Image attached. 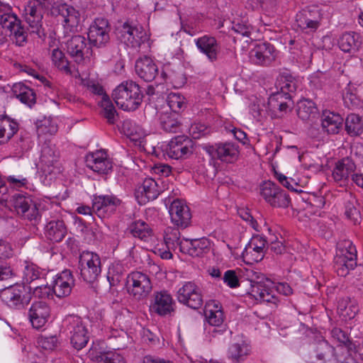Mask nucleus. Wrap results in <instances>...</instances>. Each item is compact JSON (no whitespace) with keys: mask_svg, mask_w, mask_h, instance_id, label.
I'll use <instances>...</instances> for the list:
<instances>
[{"mask_svg":"<svg viewBox=\"0 0 363 363\" xmlns=\"http://www.w3.org/2000/svg\"><path fill=\"white\" fill-rule=\"evenodd\" d=\"M357 166L353 159L346 157L338 160L333 169L332 177L340 186L347 184L350 177L356 171Z\"/></svg>","mask_w":363,"mask_h":363,"instance_id":"aec40b11","label":"nucleus"},{"mask_svg":"<svg viewBox=\"0 0 363 363\" xmlns=\"http://www.w3.org/2000/svg\"><path fill=\"white\" fill-rule=\"evenodd\" d=\"M18 130V124L15 121L0 116V145L7 143Z\"/></svg>","mask_w":363,"mask_h":363,"instance_id":"c9c22d12","label":"nucleus"},{"mask_svg":"<svg viewBox=\"0 0 363 363\" xmlns=\"http://www.w3.org/2000/svg\"><path fill=\"white\" fill-rule=\"evenodd\" d=\"M343 101L345 106L350 109L362 108L361 99L355 91L347 90L343 94Z\"/></svg>","mask_w":363,"mask_h":363,"instance_id":"bf43d9fd","label":"nucleus"},{"mask_svg":"<svg viewBox=\"0 0 363 363\" xmlns=\"http://www.w3.org/2000/svg\"><path fill=\"white\" fill-rule=\"evenodd\" d=\"M51 60L58 70L67 75L72 74L69 62L62 50L58 48L53 49L51 52Z\"/></svg>","mask_w":363,"mask_h":363,"instance_id":"49530a36","label":"nucleus"},{"mask_svg":"<svg viewBox=\"0 0 363 363\" xmlns=\"http://www.w3.org/2000/svg\"><path fill=\"white\" fill-rule=\"evenodd\" d=\"M362 44V36L355 32L345 33L338 40L340 48L345 52H354L359 50Z\"/></svg>","mask_w":363,"mask_h":363,"instance_id":"72a5a7b5","label":"nucleus"},{"mask_svg":"<svg viewBox=\"0 0 363 363\" xmlns=\"http://www.w3.org/2000/svg\"><path fill=\"white\" fill-rule=\"evenodd\" d=\"M233 29L235 32L242 36L249 37L251 34L252 28L245 21V17L242 20L234 19L233 21Z\"/></svg>","mask_w":363,"mask_h":363,"instance_id":"680f3d73","label":"nucleus"},{"mask_svg":"<svg viewBox=\"0 0 363 363\" xmlns=\"http://www.w3.org/2000/svg\"><path fill=\"white\" fill-rule=\"evenodd\" d=\"M194 43L199 51L206 55L208 61L214 62L218 60L220 45L215 37L204 35L194 39Z\"/></svg>","mask_w":363,"mask_h":363,"instance_id":"5701e85b","label":"nucleus"},{"mask_svg":"<svg viewBox=\"0 0 363 363\" xmlns=\"http://www.w3.org/2000/svg\"><path fill=\"white\" fill-rule=\"evenodd\" d=\"M208 152L222 162L232 163L238 158L239 147L233 143H217L211 146Z\"/></svg>","mask_w":363,"mask_h":363,"instance_id":"bb28decb","label":"nucleus"},{"mask_svg":"<svg viewBox=\"0 0 363 363\" xmlns=\"http://www.w3.org/2000/svg\"><path fill=\"white\" fill-rule=\"evenodd\" d=\"M175 302L167 291L154 293L150 305V311L160 316L170 315L174 311Z\"/></svg>","mask_w":363,"mask_h":363,"instance_id":"4468645a","label":"nucleus"},{"mask_svg":"<svg viewBox=\"0 0 363 363\" xmlns=\"http://www.w3.org/2000/svg\"><path fill=\"white\" fill-rule=\"evenodd\" d=\"M345 130L351 136L359 135L363 133V121L354 113L349 114L345 119Z\"/></svg>","mask_w":363,"mask_h":363,"instance_id":"de8ad7c7","label":"nucleus"},{"mask_svg":"<svg viewBox=\"0 0 363 363\" xmlns=\"http://www.w3.org/2000/svg\"><path fill=\"white\" fill-rule=\"evenodd\" d=\"M0 24L3 28L11 33L13 29L21 24V21L15 14L5 12L0 17Z\"/></svg>","mask_w":363,"mask_h":363,"instance_id":"4d7b16f0","label":"nucleus"},{"mask_svg":"<svg viewBox=\"0 0 363 363\" xmlns=\"http://www.w3.org/2000/svg\"><path fill=\"white\" fill-rule=\"evenodd\" d=\"M112 96L118 108L130 111L139 107L143 95L138 84L133 81H125L116 87Z\"/></svg>","mask_w":363,"mask_h":363,"instance_id":"f257e3e1","label":"nucleus"},{"mask_svg":"<svg viewBox=\"0 0 363 363\" xmlns=\"http://www.w3.org/2000/svg\"><path fill=\"white\" fill-rule=\"evenodd\" d=\"M357 250L352 242L344 240L337 245L334 267L339 276L345 277L357 266Z\"/></svg>","mask_w":363,"mask_h":363,"instance_id":"f03ea898","label":"nucleus"},{"mask_svg":"<svg viewBox=\"0 0 363 363\" xmlns=\"http://www.w3.org/2000/svg\"><path fill=\"white\" fill-rule=\"evenodd\" d=\"M75 280L70 270L65 269L57 274L52 283V293L59 298L68 296L74 286Z\"/></svg>","mask_w":363,"mask_h":363,"instance_id":"393cba45","label":"nucleus"},{"mask_svg":"<svg viewBox=\"0 0 363 363\" xmlns=\"http://www.w3.org/2000/svg\"><path fill=\"white\" fill-rule=\"evenodd\" d=\"M12 205L17 214L25 219L36 220L40 216L36 204L30 197L15 194L13 196Z\"/></svg>","mask_w":363,"mask_h":363,"instance_id":"dca6fc26","label":"nucleus"},{"mask_svg":"<svg viewBox=\"0 0 363 363\" xmlns=\"http://www.w3.org/2000/svg\"><path fill=\"white\" fill-rule=\"evenodd\" d=\"M40 169L45 176H56L61 172L59 152L54 145L45 142L41 147Z\"/></svg>","mask_w":363,"mask_h":363,"instance_id":"6e6552de","label":"nucleus"},{"mask_svg":"<svg viewBox=\"0 0 363 363\" xmlns=\"http://www.w3.org/2000/svg\"><path fill=\"white\" fill-rule=\"evenodd\" d=\"M137 74L145 82L152 81L157 74L158 69L152 59L145 57L135 62Z\"/></svg>","mask_w":363,"mask_h":363,"instance_id":"7c9ffc66","label":"nucleus"},{"mask_svg":"<svg viewBox=\"0 0 363 363\" xmlns=\"http://www.w3.org/2000/svg\"><path fill=\"white\" fill-rule=\"evenodd\" d=\"M334 349L330 346L327 341H320L316 347L315 356L316 358L320 361H323L326 357L333 356Z\"/></svg>","mask_w":363,"mask_h":363,"instance_id":"052dcab7","label":"nucleus"},{"mask_svg":"<svg viewBox=\"0 0 363 363\" xmlns=\"http://www.w3.org/2000/svg\"><path fill=\"white\" fill-rule=\"evenodd\" d=\"M130 233L135 238L147 240L152 235L149 225L143 220L133 222L129 227Z\"/></svg>","mask_w":363,"mask_h":363,"instance_id":"8fccbe9b","label":"nucleus"},{"mask_svg":"<svg viewBox=\"0 0 363 363\" xmlns=\"http://www.w3.org/2000/svg\"><path fill=\"white\" fill-rule=\"evenodd\" d=\"M177 116L175 113H161L159 116V121L162 128L166 132L169 133L179 131L181 123L179 122Z\"/></svg>","mask_w":363,"mask_h":363,"instance_id":"37998d69","label":"nucleus"},{"mask_svg":"<svg viewBox=\"0 0 363 363\" xmlns=\"http://www.w3.org/2000/svg\"><path fill=\"white\" fill-rule=\"evenodd\" d=\"M296 24L298 28L306 33L313 32L319 27L318 18L313 16L312 12L307 10L300 11L296 14Z\"/></svg>","mask_w":363,"mask_h":363,"instance_id":"f704fd0d","label":"nucleus"},{"mask_svg":"<svg viewBox=\"0 0 363 363\" xmlns=\"http://www.w3.org/2000/svg\"><path fill=\"white\" fill-rule=\"evenodd\" d=\"M99 104L102 108L104 116L108 120L109 123H113L116 111L108 96L104 95Z\"/></svg>","mask_w":363,"mask_h":363,"instance_id":"6e6d98bb","label":"nucleus"},{"mask_svg":"<svg viewBox=\"0 0 363 363\" xmlns=\"http://www.w3.org/2000/svg\"><path fill=\"white\" fill-rule=\"evenodd\" d=\"M269 284L272 283L269 281L266 283L251 281L250 294L257 301L277 304L279 302L278 297L274 291L270 288Z\"/></svg>","mask_w":363,"mask_h":363,"instance_id":"c85d7f7f","label":"nucleus"},{"mask_svg":"<svg viewBox=\"0 0 363 363\" xmlns=\"http://www.w3.org/2000/svg\"><path fill=\"white\" fill-rule=\"evenodd\" d=\"M23 273V281L27 284L40 279L43 275V271L36 264L28 262H24Z\"/></svg>","mask_w":363,"mask_h":363,"instance_id":"603ef678","label":"nucleus"},{"mask_svg":"<svg viewBox=\"0 0 363 363\" xmlns=\"http://www.w3.org/2000/svg\"><path fill=\"white\" fill-rule=\"evenodd\" d=\"M337 311L342 320L347 321L353 319L359 311V306L354 300L342 298L338 301Z\"/></svg>","mask_w":363,"mask_h":363,"instance_id":"e433bc0d","label":"nucleus"},{"mask_svg":"<svg viewBox=\"0 0 363 363\" xmlns=\"http://www.w3.org/2000/svg\"><path fill=\"white\" fill-rule=\"evenodd\" d=\"M50 308L44 301L33 302L28 310V318L35 329L43 328L50 318Z\"/></svg>","mask_w":363,"mask_h":363,"instance_id":"412c9836","label":"nucleus"},{"mask_svg":"<svg viewBox=\"0 0 363 363\" xmlns=\"http://www.w3.org/2000/svg\"><path fill=\"white\" fill-rule=\"evenodd\" d=\"M210 245V240L206 238L184 239L180 246V252L191 257H200L208 252Z\"/></svg>","mask_w":363,"mask_h":363,"instance_id":"c756f323","label":"nucleus"},{"mask_svg":"<svg viewBox=\"0 0 363 363\" xmlns=\"http://www.w3.org/2000/svg\"><path fill=\"white\" fill-rule=\"evenodd\" d=\"M260 194L267 203L274 208H287L290 203L289 196L286 191L270 181L261 185Z\"/></svg>","mask_w":363,"mask_h":363,"instance_id":"1a4fd4ad","label":"nucleus"},{"mask_svg":"<svg viewBox=\"0 0 363 363\" xmlns=\"http://www.w3.org/2000/svg\"><path fill=\"white\" fill-rule=\"evenodd\" d=\"M267 241L261 235H255L249 241L242 252V257L249 262L261 261L264 256Z\"/></svg>","mask_w":363,"mask_h":363,"instance_id":"cd10ccee","label":"nucleus"},{"mask_svg":"<svg viewBox=\"0 0 363 363\" xmlns=\"http://www.w3.org/2000/svg\"><path fill=\"white\" fill-rule=\"evenodd\" d=\"M248 345L242 337H235L228 350V357L233 361L238 362L248 354Z\"/></svg>","mask_w":363,"mask_h":363,"instance_id":"58836bf2","label":"nucleus"},{"mask_svg":"<svg viewBox=\"0 0 363 363\" xmlns=\"http://www.w3.org/2000/svg\"><path fill=\"white\" fill-rule=\"evenodd\" d=\"M169 108L175 113L179 112L184 105V98L178 93H170L167 99Z\"/></svg>","mask_w":363,"mask_h":363,"instance_id":"13d9d810","label":"nucleus"},{"mask_svg":"<svg viewBox=\"0 0 363 363\" xmlns=\"http://www.w3.org/2000/svg\"><path fill=\"white\" fill-rule=\"evenodd\" d=\"M343 119L338 113L324 111L321 116V126L328 134H337L342 125Z\"/></svg>","mask_w":363,"mask_h":363,"instance_id":"473e14b6","label":"nucleus"},{"mask_svg":"<svg viewBox=\"0 0 363 363\" xmlns=\"http://www.w3.org/2000/svg\"><path fill=\"white\" fill-rule=\"evenodd\" d=\"M162 189L159 186L158 182L148 177L145 178L143 184L137 188L135 196L138 202L143 205L157 199Z\"/></svg>","mask_w":363,"mask_h":363,"instance_id":"a878e982","label":"nucleus"},{"mask_svg":"<svg viewBox=\"0 0 363 363\" xmlns=\"http://www.w3.org/2000/svg\"><path fill=\"white\" fill-rule=\"evenodd\" d=\"M206 319L209 326L223 325L224 315L221 307L215 302L206 305L204 311Z\"/></svg>","mask_w":363,"mask_h":363,"instance_id":"a19ab883","label":"nucleus"},{"mask_svg":"<svg viewBox=\"0 0 363 363\" xmlns=\"http://www.w3.org/2000/svg\"><path fill=\"white\" fill-rule=\"evenodd\" d=\"M331 336L338 342L345 346H348L350 343L349 337L344 331L339 328H334L331 330Z\"/></svg>","mask_w":363,"mask_h":363,"instance_id":"774afa93","label":"nucleus"},{"mask_svg":"<svg viewBox=\"0 0 363 363\" xmlns=\"http://www.w3.org/2000/svg\"><path fill=\"white\" fill-rule=\"evenodd\" d=\"M359 206L358 200L353 194L349 192L345 194L344 197L345 215L354 225L360 223L362 220Z\"/></svg>","mask_w":363,"mask_h":363,"instance_id":"2f4dec72","label":"nucleus"},{"mask_svg":"<svg viewBox=\"0 0 363 363\" xmlns=\"http://www.w3.org/2000/svg\"><path fill=\"white\" fill-rule=\"evenodd\" d=\"M193 152V141L186 135L173 138L166 149L169 157L174 160L185 159Z\"/></svg>","mask_w":363,"mask_h":363,"instance_id":"ddd939ff","label":"nucleus"},{"mask_svg":"<svg viewBox=\"0 0 363 363\" xmlns=\"http://www.w3.org/2000/svg\"><path fill=\"white\" fill-rule=\"evenodd\" d=\"M13 37L17 45L21 46L26 41L27 34L23 27L19 24L13 31L9 34Z\"/></svg>","mask_w":363,"mask_h":363,"instance_id":"69168bd1","label":"nucleus"},{"mask_svg":"<svg viewBox=\"0 0 363 363\" xmlns=\"http://www.w3.org/2000/svg\"><path fill=\"white\" fill-rule=\"evenodd\" d=\"M276 86L281 93L289 94L296 91L298 87V81L291 74L284 72L279 75Z\"/></svg>","mask_w":363,"mask_h":363,"instance_id":"79ce46f5","label":"nucleus"},{"mask_svg":"<svg viewBox=\"0 0 363 363\" xmlns=\"http://www.w3.org/2000/svg\"><path fill=\"white\" fill-rule=\"evenodd\" d=\"M318 109L313 101L308 99L300 101L297 104V115L303 121L314 118Z\"/></svg>","mask_w":363,"mask_h":363,"instance_id":"c03bdc74","label":"nucleus"},{"mask_svg":"<svg viewBox=\"0 0 363 363\" xmlns=\"http://www.w3.org/2000/svg\"><path fill=\"white\" fill-rule=\"evenodd\" d=\"M179 303L193 309H199L203 305L201 288L194 281H185L177 291Z\"/></svg>","mask_w":363,"mask_h":363,"instance_id":"9d476101","label":"nucleus"},{"mask_svg":"<svg viewBox=\"0 0 363 363\" xmlns=\"http://www.w3.org/2000/svg\"><path fill=\"white\" fill-rule=\"evenodd\" d=\"M86 165L92 171L103 174H107L112 170V162L106 152L98 150L86 155Z\"/></svg>","mask_w":363,"mask_h":363,"instance_id":"4be33fe9","label":"nucleus"},{"mask_svg":"<svg viewBox=\"0 0 363 363\" xmlns=\"http://www.w3.org/2000/svg\"><path fill=\"white\" fill-rule=\"evenodd\" d=\"M275 177L279 183L288 189L296 192L302 191L301 189L299 190L297 189L298 184L294 179L287 177L283 174L277 172L275 173Z\"/></svg>","mask_w":363,"mask_h":363,"instance_id":"e2e57ef3","label":"nucleus"},{"mask_svg":"<svg viewBox=\"0 0 363 363\" xmlns=\"http://www.w3.org/2000/svg\"><path fill=\"white\" fill-rule=\"evenodd\" d=\"M122 129L124 133L133 141H138L145 135L143 128L131 120H125L123 122Z\"/></svg>","mask_w":363,"mask_h":363,"instance_id":"09e8293b","label":"nucleus"},{"mask_svg":"<svg viewBox=\"0 0 363 363\" xmlns=\"http://www.w3.org/2000/svg\"><path fill=\"white\" fill-rule=\"evenodd\" d=\"M58 130L55 120L48 118L40 121L37 125V133L39 136L52 135Z\"/></svg>","mask_w":363,"mask_h":363,"instance_id":"864d4df0","label":"nucleus"},{"mask_svg":"<svg viewBox=\"0 0 363 363\" xmlns=\"http://www.w3.org/2000/svg\"><path fill=\"white\" fill-rule=\"evenodd\" d=\"M68 54L77 63H85L89 60L92 50L86 39L82 35H74L66 43Z\"/></svg>","mask_w":363,"mask_h":363,"instance_id":"9b49d317","label":"nucleus"},{"mask_svg":"<svg viewBox=\"0 0 363 363\" xmlns=\"http://www.w3.org/2000/svg\"><path fill=\"white\" fill-rule=\"evenodd\" d=\"M38 345L45 350H52L57 346V338L56 336H40L38 338Z\"/></svg>","mask_w":363,"mask_h":363,"instance_id":"0e129e2a","label":"nucleus"},{"mask_svg":"<svg viewBox=\"0 0 363 363\" xmlns=\"http://www.w3.org/2000/svg\"><path fill=\"white\" fill-rule=\"evenodd\" d=\"M109 31L108 22L106 19L96 18L91 24L88 32L90 43L97 47L104 45L109 41Z\"/></svg>","mask_w":363,"mask_h":363,"instance_id":"f3484780","label":"nucleus"},{"mask_svg":"<svg viewBox=\"0 0 363 363\" xmlns=\"http://www.w3.org/2000/svg\"><path fill=\"white\" fill-rule=\"evenodd\" d=\"M67 234V229L62 220H51L45 226V235L50 240L58 242Z\"/></svg>","mask_w":363,"mask_h":363,"instance_id":"4c0bfd02","label":"nucleus"},{"mask_svg":"<svg viewBox=\"0 0 363 363\" xmlns=\"http://www.w3.org/2000/svg\"><path fill=\"white\" fill-rule=\"evenodd\" d=\"M77 269L81 278L93 283L101 273V262L99 255L90 251H83L79 257Z\"/></svg>","mask_w":363,"mask_h":363,"instance_id":"7ed1b4c3","label":"nucleus"},{"mask_svg":"<svg viewBox=\"0 0 363 363\" xmlns=\"http://www.w3.org/2000/svg\"><path fill=\"white\" fill-rule=\"evenodd\" d=\"M164 241L169 250H179L180 252V246L183 242V240L180 239V232L178 228L168 227L164 231Z\"/></svg>","mask_w":363,"mask_h":363,"instance_id":"a18cd8bd","label":"nucleus"},{"mask_svg":"<svg viewBox=\"0 0 363 363\" xmlns=\"http://www.w3.org/2000/svg\"><path fill=\"white\" fill-rule=\"evenodd\" d=\"M123 273V265L119 262L113 263L108 268L107 279L111 286L118 285Z\"/></svg>","mask_w":363,"mask_h":363,"instance_id":"5fc2aeb1","label":"nucleus"},{"mask_svg":"<svg viewBox=\"0 0 363 363\" xmlns=\"http://www.w3.org/2000/svg\"><path fill=\"white\" fill-rule=\"evenodd\" d=\"M122 201L113 194L95 195L92 199V209L99 218H108L113 215Z\"/></svg>","mask_w":363,"mask_h":363,"instance_id":"f8f14e48","label":"nucleus"},{"mask_svg":"<svg viewBox=\"0 0 363 363\" xmlns=\"http://www.w3.org/2000/svg\"><path fill=\"white\" fill-rule=\"evenodd\" d=\"M57 21L61 23L65 33L77 32L82 23V16L77 9L67 4L54 8Z\"/></svg>","mask_w":363,"mask_h":363,"instance_id":"39448f33","label":"nucleus"},{"mask_svg":"<svg viewBox=\"0 0 363 363\" xmlns=\"http://www.w3.org/2000/svg\"><path fill=\"white\" fill-rule=\"evenodd\" d=\"M171 220L180 228H186L191 224V213L189 206L182 200H174L169 209Z\"/></svg>","mask_w":363,"mask_h":363,"instance_id":"a211bd4d","label":"nucleus"},{"mask_svg":"<svg viewBox=\"0 0 363 363\" xmlns=\"http://www.w3.org/2000/svg\"><path fill=\"white\" fill-rule=\"evenodd\" d=\"M126 283L129 294L137 300L146 298L152 290L149 276L141 272L135 271L129 274Z\"/></svg>","mask_w":363,"mask_h":363,"instance_id":"423d86ee","label":"nucleus"},{"mask_svg":"<svg viewBox=\"0 0 363 363\" xmlns=\"http://www.w3.org/2000/svg\"><path fill=\"white\" fill-rule=\"evenodd\" d=\"M224 283H225L230 288H236L239 286V279L236 273L233 270H227L223 277Z\"/></svg>","mask_w":363,"mask_h":363,"instance_id":"338daca9","label":"nucleus"},{"mask_svg":"<svg viewBox=\"0 0 363 363\" xmlns=\"http://www.w3.org/2000/svg\"><path fill=\"white\" fill-rule=\"evenodd\" d=\"M231 334L228 332L226 325L219 326H208L206 328V339L208 342L225 340V337Z\"/></svg>","mask_w":363,"mask_h":363,"instance_id":"3c124183","label":"nucleus"},{"mask_svg":"<svg viewBox=\"0 0 363 363\" xmlns=\"http://www.w3.org/2000/svg\"><path fill=\"white\" fill-rule=\"evenodd\" d=\"M119 34L121 41L130 48H139L147 40L146 32L141 26H133L127 23L123 24Z\"/></svg>","mask_w":363,"mask_h":363,"instance_id":"2eb2a0df","label":"nucleus"},{"mask_svg":"<svg viewBox=\"0 0 363 363\" xmlns=\"http://www.w3.org/2000/svg\"><path fill=\"white\" fill-rule=\"evenodd\" d=\"M63 323L72 346L77 350L84 348L88 343L89 336L83 320L79 316L69 315L64 320Z\"/></svg>","mask_w":363,"mask_h":363,"instance_id":"20e7f679","label":"nucleus"},{"mask_svg":"<svg viewBox=\"0 0 363 363\" xmlns=\"http://www.w3.org/2000/svg\"><path fill=\"white\" fill-rule=\"evenodd\" d=\"M25 292L23 286L15 284L1 290L0 298L9 308H21L23 306Z\"/></svg>","mask_w":363,"mask_h":363,"instance_id":"b1692460","label":"nucleus"},{"mask_svg":"<svg viewBox=\"0 0 363 363\" xmlns=\"http://www.w3.org/2000/svg\"><path fill=\"white\" fill-rule=\"evenodd\" d=\"M43 6L38 1H28L23 12V18L29 26L30 33L36 34L40 38L45 36L42 23Z\"/></svg>","mask_w":363,"mask_h":363,"instance_id":"0eeeda50","label":"nucleus"},{"mask_svg":"<svg viewBox=\"0 0 363 363\" xmlns=\"http://www.w3.org/2000/svg\"><path fill=\"white\" fill-rule=\"evenodd\" d=\"M277 57V51L272 44L261 43L255 46L250 52V58L252 63L262 65H270Z\"/></svg>","mask_w":363,"mask_h":363,"instance_id":"6ab92c4d","label":"nucleus"},{"mask_svg":"<svg viewBox=\"0 0 363 363\" xmlns=\"http://www.w3.org/2000/svg\"><path fill=\"white\" fill-rule=\"evenodd\" d=\"M12 91L18 99L28 106H31L35 103V94L34 91L22 82L14 84L12 87Z\"/></svg>","mask_w":363,"mask_h":363,"instance_id":"ea45409f","label":"nucleus"}]
</instances>
